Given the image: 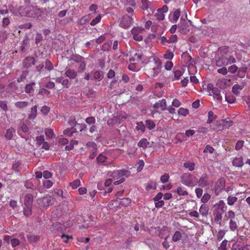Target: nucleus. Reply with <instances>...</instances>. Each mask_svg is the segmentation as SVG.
I'll return each mask as SVG.
<instances>
[{"instance_id": "58", "label": "nucleus", "mask_w": 250, "mask_h": 250, "mask_svg": "<svg viewBox=\"0 0 250 250\" xmlns=\"http://www.w3.org/2000/svg\"><path fill=\"white\" fill-rule=\"evenodd\" d=\"M244 142L242 140H239L237 141L235 145V149L237 150H239L242 148L244 145Z\"/></svg>"}, {"instance_id": "61", "label": "nucleus", "mask_w": 250, "mask_h": 250, "mask_svg": "<svg viewBox=\"0 0 250 250\" xmlns=\"http://www.w3.org/2000/svg\"><path fill=\"white\" fill-rule=\"evenodd\" d=\"M80 65L78 68V71L79 72H83V71L86 67V64L85 63L83 62V61H82L81 62H79Z\"/></svg>"}, {"instance_id": "60", "label": "nucleus", "mask_w": 250, "mask_h": 250, "mask_svg": "<svg viewBox=\"0 0 250 250\" xmlns=\"http://www.w3.org/2000/svg\"><path fill=\"white\" fill-rule=\"evenodd\" d=\"M146 126L143 124L142 122H140L137 124V126H136V129L137 130H141L142 132H144L145 131Z\"/></svg>"}, {"instance_id": "54", "label": "nucleus", "mask_w": 250, "mask_h": 250, "mask_svg": "<svg viewBox=\"0 0 250 250\" xmlns=\"http://www.w3.org/2000/svg\"><path fill=\"white\" fill-rule=\"evenodd\" d=\"M169 178V175L167 173H165L164 175L161 176V177L160 178V180L162 183H166L168 181Z\"/></svg>"}, {"instance_id": "64", "label": "nucleus", "mask_w": 250, "mask_h": 250, "mask_svg": "<svg viewBox=\"0 0 250 250\" xmlns=\"http://www.w3.org/2000/svg\"><path fill=\"white\" fill-rule=\"evenodd\" d=\"M45 133L46 136H47L48 138H51L54 135V132L53 130L51 129L48 128L46 129L45 130Z\"/></svg>"}, {"instance_id": "30", "label": "nucleus", "mask_w": 250, "mask_h": 250, "mask_svg": "<svg viewBox=\"0 0 250 250\" xmlns=\"http://www.w3.org/2000/svg\"><path fill=\"white\" fill-rule=\"evenodd\" d=\"M149 144V143L147 141L146 139L143 138L138 142V146L144 148H146L147 147Z\"/></svg>"}, {"instance_id": "32", "label": "nucleus", "mask_w": 250, "mask_h": 250, "mask_svg": "<svg viewBox=\"0 0 250 250\" xmlns=\"http://www.w3.org/2000/svg\"><path fill=\"white\" fill-rule=\"evenodd\" d=\"M91 18V14L86 15L83 17L79 21V23L81 25L85 24Z\"/></svg>"}, {"instance_id": "45", "label": "nucleus", "mask_w": 250, "mask_h": 250, "mask_svg": "<svg viewBox=\"0 0 250 250\" xmlns=\"http://www.w3.org/2000/svg\"><path fill=\"white\" fill-rule=\"evenodd\" d=\"M0 107L5 112L8 111V106L7 104V102L5 101H0Z\"/></svg>"}, {"instance_id": "52", "label": "nucleus", "mask_w": 250, "mask_h": 250, "mask_svg": "<svg viewBox=\"0 0 250 250\" xmlns=\"http://www.w3.org/2000/svg\"><path fill=\"white\" fill-rule=\"evenodd\" d=\"M210 197L211 195L209 194L205 193L202 196V198H201V201L203 203H206L210 199Z\"/></svg>"}, {"instance_id": "4", "label": "nucleus", "mask_w": 250, "mask_h": 250, "mask_svg": "<svg viewBox=\"0 0 250 250\" xmlns=\"http://www.w3.org/2000/svg\"><path fill=\"white\" fill-rule=\"evenodd\" d=\"M38 205L42 207H47L54 204L53 198L49 195L39 198L37 200Z\"/></svg>"}, {"instance_id": "11", "label": "nucleus", "mask_w": 250, "mask_h": 250, "mask_svg": "<svg viewBox=\"0 0 250 250\" xmlns=\"http://www.w3.org/2000/svg\"><path fill=\"white\" fill-rule=\"evenodd\" d=\"M197 183L200 187L202 188L208 186L209 185L208 176L206 173L203 174L199 179L197 180Z\"/></svg>"}, {"instance_id": "62", "label": "nucleus", "mask_w": 250, "mask_h": 250, "mask_svg": "<svg viewBox=\"0 0 250 250\" xmlns=\"http://www.w3.org/2000/svg\"><path fill=\"white\" fill-rule=\"evenodd\" d=\"M10 20L8 18H4L2 20V26L6 27L10 24Z\"/></svg>"}, {"instance_id": "47", "label": "nucleus", "mask_w": 250, "mask_h": 250, "mask_svg": "<svg viewBox=\"0 0 250 250\" xmlns=\"http://www.w3.org/2000/svg\"><path fill=\"white\" fill-rule=\"evenodd\" d=\"M229 224V228L232 231L235 230L238 227L236 222L233 220H230Z\"/></svg>"}, {"instance_id": "28", "label": "nucleus", "mask_w": 250, "mask_h": 250, "mask_svg": "<svg viewBox=\"0 0 250 250\" xmlns=\"http://www.w3.org/2000/svg\"><path fill=\"white\" fill-rule=\"evenodd\" d=\"M208 206L203 204L201 206L199 209V212L203 216H207L208 214Z\"/></svg>"}, {"instance_id": "17", "label": "nucleus", "mask_w": 250, "mask_h": 250, "mask_svg": "<svg viewBox=\"0 0 250 250\" xmlns=\"http://www.w3.org/2000/svg\"><path fill=\"white\" fill-rule=\"evenodd\" d=\"M142 6L141 8L143 10H147L149 8L152 12H153V9L151 8V2L148 1V0H141Z\"/></svg>"}, {"instance_id": "1", "label": "nucleus", "mask_w": 250, "mask_h": 250, "mask_svg": "<svg viewBox=\"0 0 250 250\" xmlns=\"http://www.w3.org/2000/svg\"><path fill=\"white\" fill-rule=\"evenodd\" d=\"M147 73L151 77H155L160 72L161 63L159 59H154L153 62H149Z\"/></svg>"}, {"instance_id": "56", "label": "nucleus", "mask_w": 250, "mask_h": 250, "mask_svg": "<svg viewBox=\"0 0 250 250\" xmlns=\"http://www.w3.org/2000/svg\"><path fill=\"white\" fill-rule=\"evenodd\" d=\"M101 20V16L100 15H99L97 17H96L91 21L90 25L92 26L96 25L97 23L100 21Z\"/></svg>"}, {"instance_id": "9", "label": "nucleus", "mask_w": 250, "mask_h": 250, "mask_svg": "<svg viewBox=\"0 0 250 250\" xmlns=\"http://www.w3.org/2000/svg\"><path fill=\"white\" fill-rule=\"evenodd\" d=\"M168 11V7L165 5L161 8L157 10V12L155 15L156 19L160 21H162L165 19L164 13L167 12Z\"/></svg>"}, {"instance_id": "14", "label": "nucleus", "mask_w": 250, "mask_h": 250, "mask_svg": "<svg viewBox=\"0 0 250 250\" xmlns=\"http://www.w3.org/2000/svg\"><path fill=\"white\" fill-rule=\"evenodd\" d=\"M219 125H222L223 129H225L228 128L233 125V122L230 120L223 119L217 122Z\"/></svg>"}, {"instance_id": "40", "label": "nucleus", "mask_w": 250, "mask_h": 250, "mask_svg": "<svg viewBox=\"0 0 250 250\" xmlns=\"http://www.w3.org/2000/svg\"><path fill=\"white\" fill-rule=\"evenodd\" d=\"M184 166L189 171H193L194 169L195 164L193 163L186 162L184 164Z\"/></svg>"}, {"instance_id": "59", "label": "nucleus", "mask_w": 250, "mask_h": 250, "mask_svg": "<svg viewBox=\"0 0 250 250\" xmlns=\"http://www.w3.org/2000/svg\"><path fill=\"white\" fill-rule=\"evenodd\" d=\"M49 111L50 107L46 105L43 106L41 109V112L44 115H46L48 113Z\"/></svg>"}, {"instance_id": "49", "label": "nucleus", "mask_w": 250, "mask_h": 250, "mask_svg": "<svg viewBox=\"0 0 250 250\" xmlns=\"http://www.w3.org/2000/svg\"><path fill=\"white\" fill-rule=\"evenodd\" d=\"M164 57L167 60H172V58H173V54L169 50H167L164 54Z\"/></svg>"}, {"instance_id": "2", "label": "nucleus", "mask_w": 250, "mask_h": 250, "mask_svg": "<svg viewBox=\"0 0 250 250\" xmlns=\"http://www.w3.org/2000/svg\"><path fill=\"white\" fill-rule=\"evenodd\" d=\"M181 182L188 187H194L197 183V178L190 173H184L181 177Z\"/></svg>"}, {"instance_id": "36", "label": "nucleus", "mask_w": 250, "mask_h": 250, "mask_svg": "<svg viewBox=\"0 0 250 250\" xmlns=\"http://www.w3.org/2000/svg\"><path fill=\"white\" fill-rule=\"evenodd\" d=\"M77 132V129L71 127L69 128H67L64 131V134L69 136H71L74 132Z\"/></svg>"}, {"instance_id": "15", "label": "nucleus", "mask_w": 250, "mask_h": 250, "mask_svg": "<svg viewBox=\"0 0 250 250\" xmlns=\"http://www.w3.org/2000/svg\"><path fill=\"white\" fill-rule=\"evenodd\" d=\"M167 104L166 101L165 99H163L159 101L153 105L154 108H160L162 110H165L167 109Z\"/></svg>"}, {"instance_id": "51", "label": "nucleus", "mask_w": 250, "mask_h": 250, "mask_svg": "<svg viewBox=\"0 0 250 250\" xmlns=\"http://www.w3.org/2000/svg\"><path fill=\"white\" fill-rule=\"evenodd\" d=\"M176 192L179 195L186 196L188 194V192L187 191L183 190L181 187L178 188Z\"/></svg>"}, {"instance_id": "7", "label": "nucleus", "mask_w": 250, "mask_h": 250, "mask_svg": "<svg viewBox=\"0 0 250 250\" xmlns=\"http://www.w3.org/2000/svg\"><path fill=\"white\" fill-rule=\"evenodd\" d=\"M132 21L133 20L131 17L125 15L122 18L120 25L124 28H127L131 26Z\"/></svg>"}, {"instance_id": "38", "label": "nucleus", "mask_w": 250, "mask_h": 250, "mask_svg": "<svg viewBox=\"0 0 250 250\" xmlns=\"http://www.w3.org/2000/svg\"><path fill=\"white\" fill-rule=\"evenodd\" d=\"M182 238V235L180 232L176 231L173 234L172 240L174 242H177L180 240Z\"/></svg>"}, {"instance_id": "57", "label": "nucleus", "mask_w": 250, "mask_h": 250, "mask_svg": "<svg viewBox=\"0 0 250 250\" xmlns=\"http://www.w3.org/2000/svg\"><path fill=\"white\" fill-rule=\"evenodd\" d=\"M225 99L228 103L232 104L235 101V98L233 96H226Z\"/></svg>"}, {"instance_id": "5", "label": "nucleus", "mask_w": 250, "mask_h": 250, "mask_svg": "<svg viewBox=\"0 0 250 250\" xmlns=\"http://www.w3.org/2000/svg\"><path fill=\"white\" fill-rule=\"evenodd\" d=\"M227 209V206L223 200H220L214 205L213 213L223 214Z\"/></svg>"}, {"instance_id": "34", "label": "nucleus", "mask_w": 250, "mask_h": 250, "mask_svg": "<svg viewBox=\"0 0 250 250\" xmlns=\"http://www.w3.org/2000/svg\"><path fill=\"white\" fill-rule=\"evenodd\" d=\"M129 172L125 169L119 170L114 172V174L116 176H123L129 174Z\"/></svg>"}, {"instance_id": "41", "label": "nucleus", "mask_w": 250, "mask_h": 250, "mask_svg": "<svg viewBox=\"0 0 250 250\" xmlns=\"http://www.w3.org/2000/svg\"><path fill=\"white\" fill-rule=\"evenodd\" d=\"M146 126L150 130L153 129L155 126V125L154 123L151 120H146Z\"/></svg>"}, {"instance_id": "10", "label": "nucleus", "mask_w": 250, "mask_h": 250, "mask_svg": "<svg viewBox=\"0 0 250 250\" xmlns=\"http://www.w3.org/2000/svg\"><path fill=\"white\" fill-rule=\"evenodd\" d=\"M36 61L34 58L30 56H28L23 61L22 65L24 68L28 69L32 65H34Z\"/></svg>"}, {"instance_id": "19", "label": "nucleus", "mask_w": 250, "mask_h": 250, "mask_svg": "<svg viewBox=\"0 0 250 250\" xmlns=\"http://www.w3.org/2000/svg\"><path fill=\"white\" fill-rule=\"evenodd\" d=\"M181 11L179 9H177L175 10L171 14L172 15V19H170V21L171 22H176L180 16Z\"/></svg>"}, {"instance_id": "46", "label": "nucleus", "mask_w": 250, "mask_h": 250, "mask_svg": "<svg viewBox=\"0 0 250 250\" xmlns=\"http://www.w3.org/2000/svg\"><path fill=\"white\" fill-rule=\"evenodd\" d=\"M28 73V72L27 71H23L20 77L17 79V82L18 83L22 82L25 79Z\"/></svg>"}, {"instance_id": "42", "label": "nucleus", "mask_w": 250, "mask_h": 250, "mask_svg": "<svg viewBox=\"0 0 250 250\" xmlns=\"http://www.w3.org/2000/svg\"><path fill=\"white\" fill-rule=\"evenodd\" d=\"M222 214H223L221 213H213L215 221L219 223V225H221V222L222 220Z\"/></svg>"}, {"instance_id": "44", "label": "nucleus", "mask_w": 250, "mask_h": 250, "mask_svg": "<svg viewBox=\"0 0 250 250\" xmlns=\"http://www.w3.org/2000/svg\"><path fill=\"white\" fill-rule=\"evenodd\" d=\"M45 68L48 71L52 70L53 69V66L51 62L48 59L45 61Z\"/></svg>"}, {"instance_id": "6", "label": "nucleus", "mask_w": 250, "mask_h": 250, "mask_svg": "<svg viewBox=\"0 0 250 250\" xmlns=\"http://www.w3.org/2000/svg\"><path fill=\"white\" fill-rule=\"evenodd\" d=\"M144 31V28L142 27H136L132 28L131 32L133 35V39L137 41H142L143 36L141 34Z\"/></svg>"}, {"instance_id": "3", "label": "nucleus", "mask_w": 250, "mask_h": 250, "mask_svg": "<svg viewBox=\"0 0 250 250\" xmlns=\"http://www.w3.org/2000/svg\"><path fill=\"white\" fill-rule=\"evenodd\" d=\"M25 15L29 17L38 18L44 14V11L40 8L27 7L25 8Z\"/></svg>"}, {"instance_id": "55", "label": "nucleus", "mask_w": 250, "mask_h": 250, "mask_svg": "<svg viewBox=\"0 0 250 250\" xmlns=\"http://www.w3.org/2000/svg\"><path fill=\"white\" fill-rule=\"evenodd\" d=\"M188 113V110L184 108H180L178 110V114L183 116H186Z\"/></svg>"}, {"instance_id": "39", "label": "nucleus", "mask_w": 250, "mask_h": 250, "mask_svg": "<svg viewBox=\"0 0 250 250\" xmlns=\"http://www.w3.org/2000/svg\"><path fill=\"white\" fill-rule=\"evenodd\" d=\"M238 200L236 197L229 196L228 198V204L230 206L233 205Z\"/></svg>"}, {"instance_id": "48", "label": "nucleus", "mask_w": 250, "mask_h": 250, "mask_svg": "<svg viewBox=\"0 0 250 250\" xmlns=\"http://www.w3.org/2000/svg\"><path fill=\"white\" fill-rule=\"evenodd\" d=\"M32 207H25L23 209V213L24 215L29 216L31 214Z\"/></svg>"}, {"instance_id": "23", "label": "nucleus", "mask_w": 250, "mask_h": 250, "mask_svg": "<svg viewBox=\"0 0 250 250\" xmlns=\"http://www.w3.org/2000/svg\"><path fill=\"white\" fill-rule=\"evenodd\" d=\"M65 75L69 79H74L77 76V73L73 69H68L65 71Z\"/></svg>"}, {"instance_id": "12", "label": "nucleus", "mask_w": 250, "mask_h": 250, "mask_svg": "<svg viewBox=\"0 0 250 250\" xmlns=\"http://www.w3.org/2000/svg\"><path fill=\"white\" fill-rule=\"evenodd\" d=\"M230 80L227 79H219L217 82L216 85L220 89H225L230 86Z\"/></svg>"}, {"instance_id": "22", "label": "nucleus", "mask_w": 250, "mask_h": 250, "mask_svg": "<svg viewBox=\"0 0 250 250\" xmlns=\"http://www.w3.org/2000/svg\"><path fill=\"white\" fill-rule=\"evenodd\" d=\"M244 84H234L232 88V92L236 96H238L240 94V90L243 89Z\"/></svg>"}, {"instance_id": "35", "label": "nucleus", "mask_w": 250, "mask_h": 250, "mask_svg": "<svg viewBox=\"0 0 250 250\" xmlns=\"http://www.w3.org/2000/svg\"><path fill=\"white\" fill-rule=\"evenodd\" d=\"M131 203V200L129 198H123L120 201V205L124 206H128Z\"/></svg>"}, {"instance_id": "24", "label": "nucleus", "mask_w": 250, "mask_h": 250, "mask_svg": "<svg viewBox=\"0 0 250 250\" xmlns=\"http://www.w3.org/2000/svg\"><path fill=\"white\" fill-rule=\"evenodd\" d=\"M232 164L236 167H242L244 165L243 158L242 157H235L232 161Z\"/></svg>"}, {"instance_id": "16", "label": "nucleus", "mask_w": 250, "mask_h": 250, "mask_svg": "<svg viewBox=\"0 0 250 250\" xmlns=\"http://www.w3.org/2000/svg\"><path fill=\"white\" fill-rule=\"evenodd\" d=\"M33 197L32 194H28L25 196L24 204L25 207H32Z\"/></svg>"}, {"instance_id": "63", "label": "nucleus", "mask_w": 250, "mask_h": 250, "mask_svg": "<svg viewBox=\"0 0 250 250\" xmlns=\"http://www.w3.org/2000/svg\"><path fill=\"white\" fill-rule=\"evenodd\" d=\"M228 241L226 240H225L222 241L221 244V246L219 247V249L220 250H227V245Z\"/></svg>"}, {"instance_id": "29", "label": "nucleus", "mask_w": 250, "mask_h": 250, "mask_svg": "<svg viewBox=\"0 0 250 250\" xmlns=\"http://www.w3.org/2000/svg\"><path fill=\"white\" fill-rule=\"evenodd\" d=\"M29 103L26 101H19L15 104V105L17 108L22 109L28 106Z\"/></svg>"}, {"instance_id": "33", "label": "nucleus", "mask_w": 250, "mask_h": 250, "mask_svg": "<svg viewBox=\"0 0 250 250\" xmlns=\"http://www.w3.org/2000/svg\"><path fill=\"white\" fill-rule=\"evenodd\" d=\"M217 118V116L214 114L213 111H209L208 112V119L207 121V123L208 124H210L214 120H215Z\"/></svg>"}, {"instance_id": "25", "label": "nucleus", "mask_w": 250, "mask_h": 250, "mask_svg": "<svg viewBox=\"0 0 250 250\" xmlns=\"http://www.w3.org/2000/svg\"><path fill=\"white\" fill-rule=\"evenodd\" d=\"M37 115V105L31 107L30 113L28 116V118L30 120L34 119Z\"/></svg>"}, {"instance_id": "50", "label": "nucleus", "mask_w": 250, "mask_h": 250, "mask_svg": "<svg viewBox=\"0 0 250 250\" xmlns=\"http://www.w3.org/2000/svg\"><path fill=\"white\" fill-rule=\"evenodd\" d=\"M81 184L80 180L79 179H76L73 182L70 183V185L72 187L73 189L77 188L79 186H80Z\"/></svg>"}, {"instance_id": "37", "label": "nucleus", "mask_w": 250, "mask_h": 250, "mask_svg": "<svg viewBox=\"0 0 250 250\" xmlns=\"http://www.w3.org/2000/svg\"><path fill=\"white\" fill-rule=\"evenodd\" d=\"M187 24V22L186 21L185 19L183 17H181L180 19V22L178 24V27L180 30H183L186 26Z\"/></svg>"}, {"instance_id": "31", "label": "nucleus", "mask_w": 250, "mask_h": 250, "mask_svg": "<svg viewBox=\"0 0 250 250\" xmlns=\"http://www.w3.org/2000/svg\"><path fill=\"white\" fill-rule=\"evenodd\" d=\"M247 238L246 237L243 236H240L237 239L236 243L233 245V247H240L241 244H243L246 241Z\"/></svg>"}, {"instance_id": "21", "label": "nucleus", "mask_w": 250, "mask_h": 250, "mask_svg": "<svg viewBox=\"0 0 250 250\" xmlns=\"http://www.w3.org/2000/svg\"><path fill=\"white\" fill-rule=\"evenodd\" d=\"M15 132L16 130L14 128L10 127L8 128V129H7L6 133L5 134V138L8 140H11L14 135L15 134Z\"/></svg>"}, {"instance_id": "18", "label": "nucleus", "mask_w": 250, "mask_h": 250, "mask_svg": "<svg viewBox=\"0 0 250 250\" xmlns=\"http://www.w3.org/2000/svg\"><path fill=\"white\" fill-rule=\"evenodd\" d=\"M35 84L36 83L34 82H32L26 84L25 86V92L29 95H33L34 91L33 86L35 85Z\"/></svg>"}, {"instance_id": "53", "label": "nucleus", "mask_w": 250, "mask_h": 250, "mask_svg": "<svg viewBox=\"0 0 250 250\" xmlns=\"http://www.w3.org/2000/svg\"><path fill=\"white\" fill-rule=\"evenodd\" d=\"M96 159L98 163H103L107 159V157L102 154H100L98 156Z\"/></svg>"}, {"instance_id": "8", "label": "nucleus", "mask_w": 250, "mask_h": 250, "mask_svg": "<svg viewBox=\"0 0 250 250\" xmlns=\"http://www.w3.org/2000/svg\"><path fill=\"white\" fill-rule=\"evenodd\" d=\"M225 187V180L224 178L219 179L216 183L215 186V193L218 195Z\"/></svg>"}, {"instance_id": "13", "label": "nucleus", "mask_w": 250, "mask_h": 250, "mask_svg": "<svg viewBox=\"0 0 250 250\" xmlns=\"http://www.w3.org/2000/svg\"><path fill=\"white\" fill-rule=\"evenodd\" d=\"M91 80H95L98 82L102 80L103 78V72L98 70H93L91 72Z\"/></svg>"}, {"instance_id": "43", "label": "nucleus", "mask_w": 250, "mask_h": 250, "mask_svg": "<svg viewBox=\"0 0 250 250\" xmlns=\"http://www.w3.org/2000/svg\"><path fill=\"white\" fill-rule=\"evenodd\" d=\"M91 146L93 149V151L89 155V158L90 159H93L96 155L97 147L95 144H92Z\"/></svg>"}, {"instance_id": "26", "label": "nucleus", "mask_w": 250, "mask_h": 250, "mask_svg": "<svg viewBox=\"0 0 250 250\" xmlns=\"http://www.w3.org/2000/svg\"><path fill=\"white\" fill-rule=\"evenodd\" d=\"M27 237L28 241L30 243L36 242L40 239V237L39 236L36 235L30 232L28 234Z\"/></svg>"}, {"instance_id": "27", "label": "nucleus", "mask_w": 250, "mask_h": 250, "mask_svg": "<svg viewBox=\"0 0 250 250\" xmlns=\"http://www.w3.org/2000/svg\"><path fill=\"white\" fill-rule=\"evenodd\" d=\"M84 59L83 57L77 54H72L70 56V60L77 63L81 62Z\"/></svg>"}, {"instance_id": "20", "label": "nucleus", "mask_w": 250, "mask_h": 250, "mask_svg": "<svg viewBox=\"0 0 250 250\" xmlns=\"http://www.w3.org/2000/svg\"><path fill=\"white\" fill-rule=\"evenodd\" d=\"M216 64L218 66L226 65L228 64V58L225 56L220 57L216 61Z\"/></svg>"}]
</instances>
